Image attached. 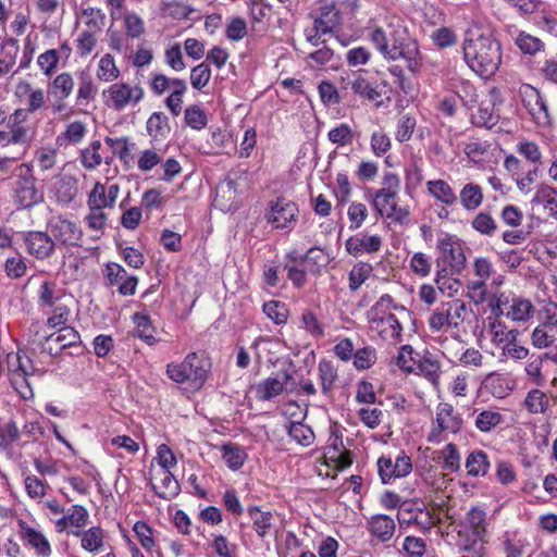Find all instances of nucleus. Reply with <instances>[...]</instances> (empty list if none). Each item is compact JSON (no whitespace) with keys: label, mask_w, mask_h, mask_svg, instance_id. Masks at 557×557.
Here are the masks:
<instances>
[{"label":"nucleus","mask_w":557,"mask_h":557,"mask_svg":"<svg viewBox=\"0 0 557 557\" xmlns=\"http://www.w3.org/2000/svg\"><path fill=\"white\" fill-rule=\"evenodd\" d=\"M461 48L466 64L482 78L492 77L502 63L500 44L490 29L478 25L469 27Z\"/></svg>","instance_id":"nucleus-1"},{"label":"nucleus","mask_w":557,"mask_h":557,"mask_svg":"<svg viewBox=\"0 0 557 557\" xmlns=\"http://www.w3.org/2000/svg\"><path fill=\"white\" fill-rule=\"evenodd\" d=\"M407 314L404 306L396 304L391 295L384 294L367 312L369 330L382 341L399 342L403 333L400 318Z\"/></svg>","instance_id":"nucleus-2"},{"label":"nucleus","mask_w":557,"mask_h":557,"mask_svg":"<svg viewBox=\"0 0 557 557\" xmlns=\"http://www.w3.org/2000/svg\"><path fill=\"white\" fill-rule=\"evenodd\" d=\"M369 38L383 58L392 61L399 60V53L413 40L398 17H392L385 25L371 28Z\"/></svg>","instance_id":"nucleus-3"},{"label":"nucleus","mask_w":557,"mask_h":557,"mask_svg":"<svg viewBox=\"0 0 557 557\" xmlns=\"http://www.w3.org/2000/svg\"><path fill=\"white\" fill-rule=\"evenodd\" d=\"M209 362L203 354L189 352L181 362H170L165 373L178 384L188 383L194 388H200L207 377Z\"/></svg>","instance_id":"nucleus-4"},{"label":"nucleus","mask_w":557,"mask_h":557,"mask_svg":"<svg viewBox=\"0 0 557 557\" xmlns=\"http://www.w3.org/2000/svg\"><path fill=\"white\" fill-rule=\"evenodd\" d=\"M467 306L461 299H451L441 302L433 309L428 318V325L431 332H448L458 330L465 321Z\"/></svg>","instance_id":"nucleus-5"},{"label":"nucleus","mask_w":557,"mask_h":557,"mask_svg":"<svg viewBox=\"0 0 557 557\" xmlns=\"http://www.w3.org/2000/svg\"><path fill=\"white\" fill-rule=\"evenodd\" d=\"M463 419L448 403H440L436 407L435 419L428 434V442L441 444L447 440L448 434H457L461 431Z\"/></svg>","instance_id":"nucleus-6"},{"label":"nucleus","mask_w":557,"mask_h":557,"mask_svg":"<svg viewBox=\"0 0 557 557\" xmlns=\"http://www.w3.org/2000/svg\"><path fill=\"white\" fill-rule=\"evenodd\" d=\"M55 247H76L83 238V230L75 221L61 215L52 216L47 224Z\"/></svg>","instance_id":"nucleus-7"},{"label":"nucleus","mask_w":557,"mask_h":557,"mask_svg":"<svg viewBox=\"0 0 557 557\" xmlns=\"http://www.w3.org/2000/svg\"><path fill=\"white\" fill-rule=\"evenodd\" d=\"M144 89L139 85L114 83L103 91L106 104L117 111L127 107H135L144 98Z\"/></svg>","instance_id":"nucleus-8"},{"label":"nucleus","mask_w":557,"mask_h":557,"mask_svg":"<svg viewBox=\"0 0 557 557\" xmlns=\"http://www.w3.org/2000/svg\"><path fill=\"white\" fill-rule=\"evenodd\" d=\"M17 180L14 185V197L22 208H30L39 203L44 196L36 188L32 166L23 163L17 168Z\"/></svg>","instance_id":"nucleus-9"},{"label":"nucleus","mask_w":557,"mask_h":557,"mask_svg":"<svg viewBox=\"0 0 557 557\" xmlns=\"http://www.w3.org/2000/svg\"><path fill=\"white\" fill-rule=\"evenodd\" d=\"M519 95L532 121L537 126H548L552 122V117L542 94L535 87L529 84H522L519 88Z\"/></svg>","instance_id":"nucleus-10"},{"label":"nucleus","mask_w":557,"mask_h":557,"mask_svg":"<svg viewBox=\"0 0 557 557\" xmlns=\"http://www.w3.org/2000/svg\"><path fill=\"white\" fill-rule=\"evenodd\" d=\"M15 96L25 106L24 109L15 110V120H24L26 114H33L46 108V92L40 87H34L28 82H20L15 87Z\"/></svg>","instance_id":"nucleus-11"},{"label":"nucleus","mask_w":557,"mask_h":557,"mask_svg":"<svg viewBox=\"0 0 557 557\" xmlns=\"http://www.w3.org/2000/svg\"><path fill=\"white\" fill-rule=\"evenodd\" d=\"M298 213L299 209L296 202L278 197L269 203L264 218L274 228L284 230L295 224Z\"/></svg>","instance_id":"nucleus-12"},{"label":"nucleus","mask_w":557,"mask_h":557,"mask_svg":"<svg viewBox=\"0 0 557 557\" xmlns=\"http://www.w3.org/2000/svg\"><path fill=\"white\" fill-rule=\"evenodd\" d=\"M436 248L451 273H460L465 269L466 256L461 243L456 236L443 234L437 239Z\"/></svg>","instance_id":"nucleus-13"},{"label":"nucleus","mask_w":557,"mask_h":557,"mask_svg":"<svg viewBox=\"0 0 557 557\" xmlns=\"http://www.w3.org/2000/svg\"><path fill=\"white\" fill-rule=\"evenodd\" d=\"M440 344L442 354L450 362L459 360L463 366L479 367L482 364L483 356L481 352L474 348L463 349L462 342L458 337L451 339L441 337Z\"/></svg>","instance_id":"nucleus-14"},{"label":"nucleus","mask_w":557,"mask_h":557,"mask_svg":"<svg viewBox=\"0 0 557 557\" xmlns=\"http://www.w3.org/2000/svg\"><path fill=\"white\" fill-rule=\"evenodd\" d=\"M377 470L382 482L388 484L392 480L407 476L412 471V462L405 453H400L395 459L382 456L377 460Z\"/></svg>","instance_id":"nucleus-15"},{"label":"nucleus","mask_w":557,"mask_h":557,"mask_svg":"<svg viewBox=\"0 0 557 557\" xmlns=\"http://www.w3.org/2000/svg\"><path fill=\"white\" fill-rule=\"evenodd\" d=\"M343 90L350 89L355 95L372 102H379L382 98V90L377 85L369 82L360 72H351L341 77Z\"/></svg>","instance_id":"nucleus-16"},{"label":"nucleus","mask_w":557,"mask_h":557,"mask_svg":"<svg viewBox=\"0 0 557 557\" xmlns=\"http://www.w3.org/2000/svg\"><path fill=\"white\" fill-rule=\"evenodd\" d=\"M23 238L27 252L37 260H47L54 255L55 243L48 231H29Z\"/></svg>","instance_id":"nucleus-17"},{"label":"nucleus","mask_w":557,"mask_h":557,"mask_svg":"<svg viewBox=\"0 0 557 557\" xmlns=\"http://www.w3.org/2000/svg\"><path fill=\"white\" fill-rule=\"evenodd\" d=\"M88 520L89 512L84 506L72 505L65 509L62 517L55 520L54 525L59 533L67 532L69 534L78 536L81 530L87 525Z\"/></svg>","instance_id":"nucleus-18"},{"label":"nucleus","mask_w":557,"mask_h":557,"mask_svg":"<svg viewBox=\"0 0 557 557\" xmlns=\"http://www.w3.org/2000/svg\"><path fill=\"white\" fill-rule=\"evenodd\" d=\"M467 523L472 532V544L466 545L465 548L483 553L487 525L486 512L479 507H472L467 513Z\"/></svg>","instance_id":"nucleus-19"},{"label":"nucleus","mask_w":557,"mask_h":557,"mask_svg":"<svg viewBox=\"0 0 557 557\" xmlns=\"http://www.w3.org/2000/svg\"><path fill=\"white\" fill-rule=\"evenodd\" d=\"M150 484L154 493L163 498L171 499L180 493V484L171 470H154L150 467Z\"/></svg>","instance_id":"nucleus-20"},{"label":"nucleus","mask_w":557,"mask_h":557,"mask_svg":"<svg viewBox=\"0 0 557 557\" xmlns=\"http://www.w3.org/2000/svg\"><path fill=\"white\" fill-rule=\"evenodd\" d=\"M367 531L371 541L386 543L391 541L396 531L394 519L387 515L377 513L367 520Z\"/></svg>","instance_id":"nucleus-21"},{"label":"nucleus","mask_w":557,"mask_h":557,"mask_svg":"<svg viewBox=\"0 0 557 557\" xmlns=\"http://www.w3.org/2000/svg\"><path fill=\"white\" fill-rule=\"evenodd\" d=\"M381 248L382 238L376 234H357L355 236H350L345 242L346 251L354 257H359L363 253H374L377 252Z\"/></svg>","instance_id":"nucleus-22"},{"label":"nucleus","mask_w":557,"mask_h":557,"mask_svg":"<svg viewBox=\"0 0 557 557\" xmlns=\"http://www.w3.org/2000/svg\"><path fill=\"white\" fill-rule=\"evenodd\" d=\"M486 333L490 337L491 343L497 348L502 349L510 341H517L518 331L508 329V326L500 321L498 318L486 319Z\"/></svg>","instance_id":"nucleus-23"},{"label":"nucleus","mask_w":557,"mask_h":557,"mask_svg":"<svg viewBox=\"0 0 557 557\" xmlns=\"http://www.w3.org/2000/svg\"><path fill=\"white\" fill-rule=\"evenodd\" d=\"M79 341L81 336L74 327L61 326L57 333L46 337V350H48L50 355H53L59 350L76 345Z\"/></svg>","instance_id":"nucleus-24"},{"label":"nucleus","mask_w":557,"mask_h":557,"mask_svg":"<svg viewBox=\"0 0 557 557\" xmlns=\"http://www.w3.org/2000/svg\"><path fill=\"white\" fill-rule=\"evenodd\" d=\"M247 513L259 539L263 540L271 535L274 528V516L271 511H264L259 506L253 505L247 508Z\"/></svg>","instance_id":"nucleus-25"},{"label":"nucleus","mask_w":557,"mask_h":557,"mask_svg":"<svg viewBox=\"0 0 557 557\" xmlns=\"http://www.w3.org/2000/svg\"><path fill=\"white\" fill-rule=\"evenodd\" d=\"M474 425L482 433H491L505 423V414L498 408L474 411Z\"/></svg>","instance_id":"nucleus-26"},{"label":"nucleus","mask_w":557,"mask_h":557,"mask_svg":"<svg viewBox=\"0 0 557 557\" xmlns=\"http://www.w3.org/2000/svg\"><path fill=\"white\" fill-rule=\"evenodd\" d=\"M506 557H520L525 553L530 543L525 535L518 530H507L500 536Z\"/></svg>","instance_id":"nucleus-27"},{"label":"nucleus","mask_w":557,"mask_h":557,"mask_svg":"<svg viewBox=\"0 0 557 557\" xmlns=\"http://www.w3.org/2000/svg\"><path fill=\"white\" fill-rule=\"evenodd\" d=\"M98 87L94 82L92 76L86 72L81 71L77 74V90L75 96V103L77 107H86L96 99Z\"/></svg>","instance_id":"nucleus-28"},{"label":"nucleus","mask_w":557,"mask_h":557,"mask_svg":"<svg viewBox=\"0 0 557 557\" xmlns=\"http://www.w3.org/2000/svg\"><path fill=\"white\" fill-rule=\"evenodd\" d=\"M534 314V306L531 300L515 296L511 298L509 306L506 308L505 317L518 323H525L532 319Z\"/></svg>","instance_id":"nucleus-29"},{"label":"nucleus","mask_w":557,"mask_h":557,"mask_svg":"<svg viewBox=\"0 0 557 557\" xmlns=\"http://www.w3.org/2000/svg\"><path fill=\"white\" fill-rule=\"evenodd\" d=\"M471 123L478 127L491 129L499 121L494 101H481L475 113L471 114Z\"/></svg>","instance_id":"nucleus-30"},{"label":"nucleus","mask_w":557,"mask_h":557,"mask_svg":"<svg viewBox=\"0 0 557 557\" xmlns=\"http://www.w3.org/2000/svg\"><path fill=\"white\" fill-rule=\"evenodd\" d=\"M77 180L71 175L60 176L53 184L52 191L59 203L67 205L77 195Z\"/></svg>","instance_id":"nucleus-31"},{"label":"nucleus","mask_w":557,"mask_h":557,"mask_svg":"<svg viewBox=\"0 0 557 557\" xmlns=\"http://www.w3.org/2000/svg\"><path fill=\"white\" fill-rule=\"evenodd\" d=\"M40 307H53L64 301L65 292L55 282L44 281L37 292Z\"/></svg>","instance_id":"nucleus-32"},{"label":"nucleus","mask_w":557,"mask_h":557,"mask_svg":"<svg viewBox=\"0 0 557 557\" xmlns=\"http://www.w3.org/2000/svg\"><path fill=\"white\" fill-rule=\"evenodd\" d=\"M485 388L496 398H505L513 389L512 380L500 373H490L484 380Z\"/></svg>","instance_id":"nucleus-33"},{"label":"nucleus","mask_w":557,"mask_h":557,"mask_svg":"<svg viewBox=\"0 0 557 557\" xmlns=\"http://www.w3.org/2000/svg\"><path fill=\"white\" fill-rule=\"evenodd\" d=\"M81 547L92 554H99L104 546V531L100 527H91L84 531L81 530Z\"/></svg>","instance_id":"nucleus-34"},{"label":"nucleus","mask_w":557,"mask_h":557,"mask_svg":"<svg viewBox=\"0 0 557 557\" xmlns=\"http://www.w3.org/2000/svg\"><path fill=\"white\" fill-rule=\"evenodd\" d=\"M484 196L482 187L475 183H467L459 191V201L467 211L476 210L483 202Z\"/></svg>","instance_id":"nucleus-35"},{"label":"nucleus","mask_w":557,"mask_h":557,"mask_svg":"<svg viewBox=\"0 0 557 557\" xmlns=\"http://www.w3.org/2000/svg\"><path fill=\"white\" fill-rule=\"evenodd\" d=\"M428 193L437 201L453 206L457 201V196L451 186L444 180H432L426 182Z\"/></svg>","instance_id":"nucleus-36"},{"label":"nucleus","mask_w":557,"mask_h":557,"mask_svg":"<svg viewBox=\"0 0 557 557\" xmlns=\"http://www.w3.org/2000/svg\"><path fill=\"white\" fill-rule=\"evenodd\" d=\"M77 18L87 27V32L97 34L103 29L107 21L106 13L101 9L94 7L82 9L77 14Z\"/></svg>","instance_id":"nucleus-37"},{"label":"nucleus","mask_w":557,"mask_h":557,"mask_svg":"<svg viewBox=\"0 0 557 557\" xmlns=\"http://www.w3.org/2000/svg\"><path fill=\"white\" fill-rule=\"evenodd\" d=\"M75 87V82L71 73L62 72L58 74L48 85V92L53 98H69Z\"/></svg>","instance_id":"nucleus-38"},{"label":"nucleus","mask_w":557,"mask_h":557,"mask_svg":"<svg viewBox=\"0 0 557 557\" xmlns=\"http://www.w3.org/2000/svg\"><path fill=\"white\" fill-rule=\"evenodd\" d=\"M148 135L154 140L164 139L171 128L169 125V119L163 112H153L146 123Z\"/></svg>","instance_id":"nucleus-39"},{"label":"nucleus","mask_w":557,"mask_h":557,"mask_svg":"<svg viewBox=\"0 0 557 557\" xmlns=\"http://www.w3.org/2000/svg\"><path fill=\"white\" fill-rule=\"evenodd\" d=\"M465 467L469 475L484 476L490 468L487 454L481 449L471 451L466 459Z\"/></svg>","instance_id":"nucleus-40"},{"label":"nucleus","mask_w":557,"mask_h":557,"mask_svg":"<svg viewBox=\"0 0 557 557\" xmlns=\"http://www.w3.org/2000/svg\"><path fill=\"white\" fill-rule=\"evenodd\" d=\"M321 33L330 34L341 24L338 10L333 5L321 8L319 16L313 23Z\"/></svg>","instance_id":"nucleus-41"},{"label":"nucleus","mask_w":557,"mask_h":557,"mask_svg":"<svg viewBox=\"0 0 557 557\" xmlns=\"http://www.w3.org/2000/svg\"><path fill=\"white\" fill-rule=\"evenodd\" d=\"M318 374L322 393L329 395L338 377L337 367L331 360L322 359L318 364Z\"/></svg>","instance_id":"nucleus-42"},{"label":"nucleus","mask_w":557,"mask_h":557,"mask_svg":"<svg viewBox=\"0 0 557 557\" xmlns=\"http://www.w3.org/2000/svg\"><path fill=\"white\" fill-rule=\"evenodd\" d=\"M184 83L186 82L181 78L168 77L161 73H151L149 86L154 95L161 96L168 91L172 92V90L176 89V87H180Z\"/></svg>","instance_id":"nucleus-43"},{"label":"nucleus","mask_w":557,"mask_h":557,"mask_svg":"<svg viewBox=\"0 0 557 557\" xmlns=\"http://www.w3.org/2000/svg\"><path fill=\"white\" fill-rule=\"evenodd\" d=\"M432 257L422 251L413 252L408 261L410 272L420 278L428 277L432 272Z\"/></svg>","instance_id":"nucleus-44"},{"label":"nucleus","mask_w":557,"mask_h":557,"mask_svg":"<svg viewBox=\"0 0 557 557\" xmlns=\"http://www.w3.org/2000/svg\"><path fill=\"white\" fill-rule=\"evenodd\" d=\"M21 529L22 537L32 547H34L38 554L45 556L50 553V544L41 532L28 527L25 523H21Z\"/></svg>","instance_id":"nucleus-45"},{"label":"nucleus","mask_w":557,"mask_h":557,"mask_svg":"<svg viewBox=\"0 0 557 557\" xmlns=\"http://www.w3.org/2000/svg\"><path fill=\"white\" fill-rule=\"evenodd\" d=\"M523 405L532 414L545 413L549 407V398L543 391L533 388L527 394Z\"/></svg>","instance_id":"nucleus-46"},{"label":"nucleus","mask_w":557,"mask_h":557,"mask_svg":"<svg viewBox=\"0 0 557 557\" xmlns=\"http://www.w3.org/2000/svg\"><path fill=\"white\" fill-rule=\"evenodd\" d=\"M442 468L450 473L458 472L461 468V456L458 447L454 443H448L440 451Z\"/></svg>","instance_id":"nucleus-47"},{"label":"nucleus","mask_w":557,"mask_h":557,"mask_svg":"<svg viewBox=\"0 0 557 557\" xmlns=\"http://www.w3.org/2000/svg\"><path fill=\"white\" fill-rule=\"evenodd\" d=\"M451 88L466 108L473 107V104L478 101L476 88L469 81H456L451 84Z\"/></svg>","instance_id":"nucleus-48"},{"label":"nucleus","mask_w":557,"mask_h":557,"mask_svg":"<svg viewBox=\"0 0 557 557\" xmlns=\"http://www.w3.org/2000/svg\"><path fill=\"white\" fill-rule=\"evenodd\" d=\"M397 195L398 194L388 193L385 190L377 189L374 193L372 201H371L372 207L375 210V212L380 216L385 218L389 211L394 210V207L397 203L396 202Z\"/></svg>","instance_id":"nucleus-49"},{"label":"nucleus","mask_w":557,"mask_h":557,"mask_svg":"<svg viewBox=\"0 0 557 557\" xmlns=\"http://www.w3.org/2000/svg\"><path fill=\"white\" fill-rule=\"evenodd\" d=\"M133 531L141 547L151 554L157 546L154 530L145 521H137L133 525Z\"/></svg>","instance_id":"nucleus-50"},{"label":"nucleus","mask_w":557,"mask_h":557,"mask_svg":"<svg viewBox=\"0 0 557 557\" xmlns=\"http://www.w3.org/2000/svg\"><path fill=\"white\" fill-rule=\"evenodd\" d=\"M373 267L368 262L356 263L348 274V287L351 292L358 290L371 276Z\"/></svg>","instance_id":"nucleus-51"},{"label":"nucleus","mask_w":557,"mask_h":557,"mask_svg":"<svg viewBox=\"0 0 557 557\" xmlns=\"http://www.w3.org/2000/svg\"><path fill=\"white\" fill-rule=\"evenodd\" d=\"M96 75L98 79L106 83L113 82L120 76V70L110 53H106L100 58Z\"/></svg>","instance_id":"nucleus-52"},{"label":"nucleus","mask_w":557,"mask_h":557,"mask_svg":"<svg viewBox=\"0 0 557 557\" xmlns=\"http://www.w3.org/2000/svg\"><path fill=\"white\" fill-rule=\"evenodd\" d=\"M534 201L544 206L549 215L557 219V190L547 185L541 186L534 197Z\"/></svg>","instance_id":"nucleus-53"},{"label":"nucleus","mask_w":557,"mask_h":557,"mask_svg":"<svg viewBox=\"0 0 557 557\" xmlns=\"http://www.w3.org/2000/svg\"><path fill=\"white\" fill-rule=\"evenodd\" d=\"M399 54L400 59L406 61L407 69L412 74L417 75L421 72L423 65L422 57L416 40H412Z\"/></svg>","instance_id":"nucleus-54"},{"label":"nucleus","mask_w":557,"mask_h":557,"mask_svg":"<svg viewBox=\"0 0 557 557\" xmlns=\"http://www.w3.org/2000/svg\"><path fill=\"white\" fill-rule=\"evenodd\" d=\"M263 313L275 324L283 325L287 322L289 311L287 306L278 300H270L263 304Z\"/></svg>","instance_id":"nucleus-55"},{"label":"nucleus","mask_w":557,"mask_h":557,"mask_svg":"<svg viewBox=\"0 0 557 557\" xmlns=\"http://www.w3.org/2000/svg\"><path fill=\"white\" fill-rule=\"evenodd\" d=\"M222 458L224 462L230 469L234 471L242 468L243 465L245 463V460L247 459L246 451L236 445H224L222 447Z\"/></svg>","instance_id":"nucleus-56"},{"label":"nucleus","mask_w":557,"mask_h":557,"mask_svg":"<svg viewBox=\"0 0 557 557\" xmlns=\"http://www.w3.org/2000/svg\"><path fill=\"white\" fill-rule=\"evenodd\" d=\"M284 389V384L276 377H268L256 387L257 397L260 400H270L278 396Z\"/></svg>","instance_id":"nucleus-57"},{"label":"nucleus","mask_w":557,"mask_h":557,"mask_svg":"<svg viewBox=\"0 0 557 557\" xmlns=\"http://www.w3.org/2000/svg\"><path fill=\"white\" fill-rule=\"evenodd\" d=\"M287 433L297 444L304 447L310 446L314 441V433L311 428L301 422H290Z\"/></svg>","instance_id":"nucleus-58"},{"label":"nucleus","mask_w":557,"mask_h":557,"mask_svg":"<svg viewBox=\"0 0 557 557\" xmlns=\"http://www.w3.org/2000/svg\"><path fill=\"white\" fill-rule=\"evenodd\" d=\"M100 140H94L89 144L87 148L82 150L81 162L84 165V168L88 170H94L102 163L103 158L100 154Z\"/></svg>","instance_id":"nucleus-59"},{"label":"nucleus","mask_w":557,"mask_h":557,"mask_svg":"<svg viewBox=\"0 0 557 557\" xmlns=\"http://www.w3.org/2000/svg\"><path fill=\"white\" fill-rule=\"evenodd\" d=\"M133 321L136 325V334L139 338L144 339L147 344L152 345L156 342L154 329L151 325L148 315L143 313H135Z\"/></svg>","instance_id":"nucleus-60"},{"label":"nucleus","mask_w":557,"mask_h":557,"mask_svg":"<svg viewBox=\"0 0 557 557\" xmlns=\"http://www.w3.org/2000/svg\"><path fill=\"white\" fill-rule=\"evenodd\" d=\"M24 487L29 498L39 502L46 496L49 485L38 476L29 474L24 479Z\"/></svg>","instance_id":"nucleus-61"},{"label":"nucleus","mask_w":557,"mask_h":557,"mask_svg":"<svg viewBox=\"0 0 557 557\" xmlns=\"http://www.w3.org/2000/svg\"><path fill=\"white\" fill-rule=\"evenodd\" d=\"M106 144L111 148L112 152L116 154L125 165H128L129 160L132 159L131 147L133 145L129 143V139L127 137H107Z\"/></svg>","instance_id":"nucleus-62"},{"label":"nucleus","mask_w":557,"mask_h":557,"mask_svg":"<svg viewBox=\"0 0 557 557\" xmlns=\"http://www.w3.org/2000/svg\"><path fill=\"white\" fill-rule=\"evenodd\" d=\"M184 115L185 123L193 129L200 131L208 124L206 112L197 104L186 108Z\"/></svg>","instance_id":"nucleus-63"},{"label":"nucleus","mask_w":557,"mask_h":557,"mask_svg":"<svg viewBox=\"0 0 557 557\" xmlns=\"http://www.w3.org/2000/svg\"><path fill=\"white\" fill-rule=\"evenodd\" d=\"M162 161V156L156 149H145L138 153L137 169L143 173H148Z\"/></svg>","instance_id":"nucleus-64"}]
</instances>
